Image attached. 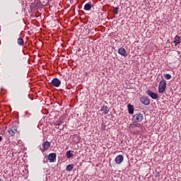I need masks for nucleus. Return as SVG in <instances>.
<instances>
[{
	"label": "nucleus",
	"mask_w": 181,
	"mask_h": 181,
	"mask_svg": "<svg viewBox=\"0 0 181 181\" xmlns=\"http://www.w3.org/2000/svg\"><path fill=\"white\" fill-rule=\"evenodd\" d=\"M166 81L162 80L159 83L158 86V93L160 94H163L165 93V90H166Z\"/></svg>",
	"instance_id": "f257e3e1"
},
{
	"label": "nucleus",
	"mask_w": 181,
	"mask_h": 181,
	"mask_svg": "<svg viewBox=\"0 0 181 181\" xmlns=\"http://www.w3.org/2000/svg\"><path fill=\"white\" fill-rule=\"evenodd\" d=\"M133 119L135 122H142L144 119V115L139 113L133 116Z\"/></svg>",
	"instance_id": "f03ea898"
},
{
	"label": "nucleus",
	"mask_w": 181,
	"mask_h": 181,
	"mask_svg": "<svg viewBox=\"0 0 181 181\" xmlns=\"http://www.w3.org/2000/svg\"><path fill=\"white\" fill-rule=\"evenodd\" d=\"M140 103L144 104V105H149L151 104V100H149V98L146 96H141L140 97Z\"/></svg>",
	"instance_id": "7ed1b4c3"
},
{
	"label": "nucleus",
	"mask_w": 181,
	"mask_h": 181,
	"mask_svg": "<svg viewBox=\"0 0 181 181\" xmlns=\"http://www.w3.org/2000/svg\"><path fill=\"white\" fill-rule=\"evenodd\" d=\"M49 148H50V142L46 141L42 143V148H40V149L42 152H46V151L49 150Z\"/></svg>",
	"instance_id": "20e7f679"
},
{
	"label": "nucleus",
	"mask_w": 181,
	"mask_h": 181,
	"mask_svg": "<svg viewBox=\"0 0 181 181\" xmlns=\"http://www.w3.org/2000/svg\"><path fill=\"white\" fill-rule=\"evenodd\" d=\"M146 94L153 98V100H156L159 98V95L157 93H155L150 90H147Z\"/></svg>",
	"instance_id": "39448f33"
},
{
	"label": "nucleus",
	"mask_w": 181,
	"mask_h": 181,
	"mask_svg": "<svg viewBox=\"0 0 181 181\" xmlns=\"http://www.w3.org/2000/svg\"><path fill=\"white\" fill-rule=\"evenodd\" d=\"M117 52L119 54H120V56H122L123 57H127V56H128V53L124 47L119 48Z\"/></svg>",
	"instance_id": "423d86ee"
},
{
	"label": "nucleus",
	"mask_w": 181,
	"mask_h": 181,
	"mask_svg": "<svg viewBox=\"0 0 181 181\" xmlns=\"http://www.w3.org/2000/svg\"><path fill=\"white\" fill-rule=\"evenodd\" d=\"M51 83L54 87H60V84H62V81L57 78H53Z\"/></svg>",
	"instance_id": "0eeeda50"
},
{
	"label": "nucleus",
	"mask_w": 181,
	"mask_h": 181,
	"mask_svg": "<svg viewBox=\"0 0 181 181\" xmlns=\"http://www.w3.org/2000/svg\"><path fill=\"white\" fill-rule=\"evenodd\" d=\"M115 163L117 165H121V163H122V162H124V156L122 155H118L116 158H115Z\"/></svg>",
	"instance_id": "6e6552de"
},
{
	"label": "nucleus",
	"mask_w": 181,
	"mask_h": 181,
	"mask_svg": "<svg viewBox=\"0 0 181 181\" xmlns=\"http://www.w3.org/2000/svg\"><path fill=\"white\" fill-rule=\"evenodd\" d=\"M48 160H49L51 163L56 162V153L49 154Z\"/></svg>",
	"instance_id": "1a4fd4ad"
},
{
	"label": "nucleus",
	"mask_w": 181,
	"mask_h": 181,
	"mask_svg": "<svg viewBox=\"0 0 181 181\" xmlns=\"http://www.w3.org/2000/svg\"><path fill=\"white\" fill-rule=\"evenodd\" d=\"M16 131H18V129L15 128V127H12L8 129V134L10 135V136H13L16 132Z\"/></svg>",
	"instance_id": "9d476101"
},
{
	"label": "nucleus",
	"mask_w": 181,
	"mask_h": 181,
	"mask_svg": "<svg viewBox=\"0 0 181 181\" xmlns=\"http://www.w3.org/2000/svg\"><path fill=\"white\" fill-rule=\"evenodd\" d=\"M180 37L179 35H176L173 42L174 43L175 46H177V45H180Z\"/></svg>",
	"instance_id": "9b49d317"
},
{
	"label": "nucleus",
	"mask_w": 181,
	"mask_h": 181,
	"mask_svg": "<svg viewBox=\"0 0 181 181\" xmlns=\"http://www.w3.org/2000/svg\"><path fill=\"white\" fill-rule=\"evenodd\" d=\"M100 111H102L103 114L107 115L110 112V108L107 106H102Z\"/></svg>",
	"instance_id": "f8f14e48"
},
{
	"label": "nucleus",
	"mask_w": 181,
	"mask_h": 181,
	"mask_svg": "<svg viewBox=\"0 0 181 181\" xmlns=\"http://www.w3.org/2000/svg\"><path fill=\"white\" fill-rule=\"evenodd\" d=\"M17 43H18V45H19V46H23V45H25V42L23 41V38L22 37H20L17 40Z\"/></svg>",
	"instance_id": "ddd939ff"
},
{
	"label": "nucleus",
	"mask_w": 181,
	"mask_h": 181,
	"mask_svg": "<svg viewBox=\"0 0 181 181\" xmlns=\"http://www.w3.org/2000/svg\"><path fill=\"white\" fill-rule=\"evenodd\" d=\"M128 111H129V114H134V105L129 104Z\"/></svg>",
	"instance_id": "4468645a"
},
{
	"label": "nucleus",
	"mask_w": 181,
	"mask_h": 181,
	"mask_svg": "<svg viewBox=\"0 0 181 181\" xmlns=\"http://www.w3.org/2000/svg\"><path fill=\"white\" fill-rule=\"evenodd\" d=\"M74 153V151H66V158L68 159H70V158H73V153Z\"/></svg>",
	"instance_id": "2eb2a0df"
},
{
	"label": "nucleus",
	"mask_w": 181,
	"mask_h": 181,
	"mask_svg": "<svg viewBox=\"0 0 181 181\" xmlns=\"http://www.w3.org/2000/svg\"><path fill=\"white\" fill-rule=\"evenodd\" d=\"M74 168V164H69L66 166V170H68V172H71V170H73Z\"/></svg>",
	"instance_id": "dca6fc26"
},
{
	"label": "nucleus",
	"mask_w": 181,
	"mask_h": 181,
	"mask_svg": "<svg viewBox=\"0 0 181 181\" xmlns=\"http://www.w3.org/2000/svg\"><path fill=\"white\" fill-rule=\"evenodd\" d=\"M91 9V4L88 3L84 6V10L85 11H90Z\"/></svg>",
	"instance_id": "f3484780"
},
{
	"label": "nucleus",
	"mask_w": 181,
	"mask_h": 181,
	"mask_svg": "<svg viewBox=\"0 0 181 181\" xmlns=\"http://www.w3.org/2000/svg\"><path fill=\"white\" fill-rule=\"evenodd\" d=\"M141 124H130V128H137V127H140Z\"/></svg>",
	"instance_id": "a211bd4d"
},
{
	"label": "nucleus",
	"mask_w": 181,
	"mask_h": 181,
	"mask_svg": "<svg viewBox=\"0 0 181 181\" xmlns=\"http://www.w3.org/2000/svg\"><path fill=\"white\" fill-rule=\"evenodd\" d=\"M165 78H166V80H170V78H172V76L169 74H165L164 75Z\"/></svg>",
	"instance_id": "6ab92c4d"
},
{
	"label": "nucleus",
	"mask_w": 181,
	"mask_h": 181,
	"mask_svg": "<svg viewBox=\"0 0 181 181\" xmlns=\"http://www.w3.org/2000/svg\"><path fill=\"white\" fill-rule=\"evenodd\" d=\"M119 7H118V6H117V7H115V8H114L113 12H114L115 15H118V11H119Z\"/></svg>",
	"instance_id": "aec40b11"
},
{
	"label": "nucleus",
	"mask_w": 181,
	"mask_h": 181,
	"mask_svg": "<svg viewBox=\"0 0 181 181\" xmlns=\"http://www.w3.org/2000/svg\"><path fill=\"white\" fill-rule=\"evenodd\" d=\"M62 121L59 122L58 124L57 125H58V127H60V125H62Z\"/></svg>",
	"instance_id": "412c9836"
},
{
	"label": "nucleus",
	"mask_w": 181,
	"mask_h": 181,
	"mask_svg": "<svg viewBox=\"0 0 181 181\" xmlns=\"http://www.w3.org/2000/svg\"><path fill=\"white\" fill-rule=\"evenodd\" d=\"M3 138L2 136H0V142L2 141Z\"/></svg>",
	"instance_id": "4be33fe9"
}]
</instances>
